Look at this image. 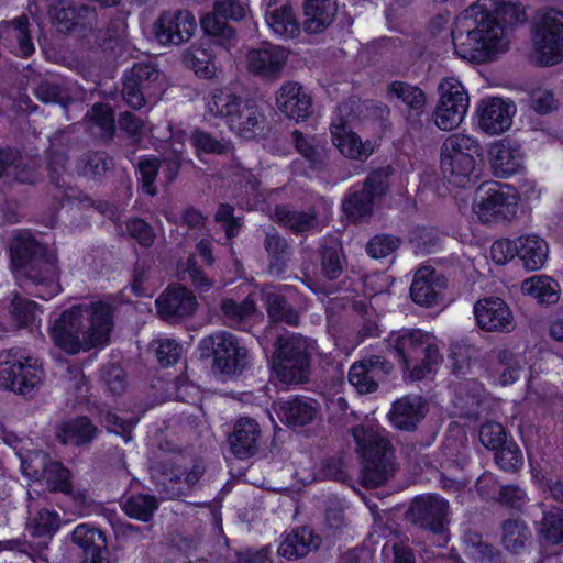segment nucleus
<instances>
[{
	"mask_svg": "<svg viewBox=\"0 0 563 563\" xmlns=\"http://www.w3.org/2000/svg\"><path fill=\"white\" fill-rule=\"evenodd\" d=\"M517 14L514 5H504L495 12L476 3L465 9L459 18L456 30L452 32L454 51L461 58L483 63L495 52L507 48L508 41L501 16Z\"/></svg>",
	"mask_w": 563,
	"mask_h": 563,
	"instance_id": "f257e3e1",
	"label": "nucleus"
},
{
	"mask_svg": "<svg viewBox=\"0 0 563 563\" xmlns=\"http://www.w3.org/2000/svg\"><path fill=\"white\" fill-rule=\"evenodd\" d=\"M112 330L111 306L101 301L65 310L51 327L56 346L68 354L104 345Z\"/></svg>",
	"mask_w": 563,
	"mask_h": 563,
	"instance_id": "f03ea898",
	"label": "nucleus"
},
{
	"mask_svg": "<svg viewBox=\"0 0 563 563\" xmlns=\"http://www.w3.org/2000/svg\"><path fill=\"white\" fill-rule=\"evenodd\" d=\"M10 253L16 278L41 287L38 296L42 299L47 300L59 291L56 255L30 233L16 235L10 244Z\"/></svg>",
	"mask_w": 563,
	"mask_h": 563,
	"instance_id": "7ed1b4c3",
	"label": "nucleus"
},
{
	"mask_svg": "<svg viewBox=\"0 0 563 563\" xmlns=\"http://www.w3.org/2000/svg\"><path fill=\"white\" fill-rule=\"evenodd\" d=\"M272 356V369L284 385H300L311 374L313 342L298 333H284L276 338Z\"/></svg>",
	"mask_w": 563,
	"mask_h": 563,
	"instance_id": "20e7f679",
	"label": "nucleus"
},
{
	"mask_svg": "<svg viewBox=\"0 0 563 563\" xmlns=\"http://www.w3.org/2000/svg\"><path fill=\"white\" fill-rule=\"evenodd\" d=\"M352 435L363 460L361 482L365 487L384 484L395 471V450L380 432L364 427L352 429Z\"/></svg>",
	"mask_w": 563,
	"mask_h": 563,
	"instance_id": "39448f33",
	"label": "nucleus"
},
{
	"mask_svg": "<svg viewBox=\"0 0 563 563\" xmlns=\"http://www.w3.org/2000/svg\"><path fill=\"white\" fill-rule=\"evenodd\" d=\"M413 527L428 532L439 547L449 542L450 506L437 494H426L413 498L405 514Z\"/></svg>",
	"mask_w": 563,
	"mask_h": 563,
	"instance_id": "423d86ee",
	"label": "nucleus"
},
{
	"mask_svg": "<svg viewBox=\"0 0 563 563\" xmlns=\"http://www.w3.org/2000/svg\"><path fill=\"white\" fill-rule=\"evenodd\" d=\"M43 378L37 361L25 356L22 349L0 351V388L31 396Z\"/></svg>",
	"mask_w": 563,
	"mask_h": 563,
	"instance_id": "0eeeda50",
	"label": "nucleus"
},
{
	"mask_svg": "<svg viewBox=\"0 0 563 563\" xmlns=\"http://www.w3.org/2000/svg\"><path fill=\"white\" fill-rule=\"evenodd\" d=\"M200 358L213 357V368L227 376L240 375L247 365V349L227 331H218L200 340Z\"/></svg>",
	"mask_w": 563,
	"mask_h": 563,
	"instance_id": "6e6552de",
	"label": "nucleus"
},
{
	"mask_svg": "<svg viewBox=\"0 0 563 563\" xmlns=\"http://www.w3.org/2000/svg\"><path fill=\"white\" fill-rule=\"evenodd\" d=\"M517 208L518 194L508 185L487 181L476 189L473 210L483 223L510 220L516 216Z\"/></svg>",
	"mask_w": 563,
	"mask_h": 563,
	"instance_id": "1a4fd4ad",
	"label": "nucleus"
},
{
	"mask_svg": "<svg viewBox=\"0 0 563 563\" xmlns=\"http://www.w3.org/2000/svg\"><path fill=\"white\" fill-rule=\"evenodd\" d=\"M437 92L439 96L432 113L434 124L442 131L456 129L464 120L470 106V97L455 77H444L440 80Z\"/></svg>",
	"mask_w": 563,
	"mask_h": 563,
	"instance_id": "9d476101",
	"label": "nucleus"
},
{
	"mask_svg": "<svg viewBox=\"0 0 563 563\" xmlns=\"http://www.w3.org/2000/svg\"><path fill=\"white\" fill-rule=\"evenodd\" d=\"M532 42L541 65L563 60V11L550 9L540 13L534 22Z\"/></svg>",
	"mask_w": 563,
	"mask_h": 563,
	"instance_id": "9b49d317",
	"label": "nucleus"
},
{
	"mask_svg": "<svg viewBox=\"0 0 563 563\" xmlns=\"http://www.w3.org/2000/svg\"><path fill=\"white\" fill-rule=\"evenodd\" d=\"M393 173L394 168L390 165L374 169L365 179L362 189L344 198L342 209L347 219L360 222L372 216L374 201L387 192Z\"/></svg>",
	"mask_w": 563,
	"mask_h": 563,
	"instance_id": "f8f14e48",
	"label": "nucleus"
},
{
	"mask_svg": "<svg viewBox=\"0 0 563 563\" xmlns=\"http://www.w3.org/2000/svg\"><path fill=\"white\" fill-rule=\"evenodd\" d=\"M247 13V4L240 0H216L212 11L201 16L200 26L217 44L229 48L236 41V33L228 21L240 22Z\"/></svg>",
	"mask_w": 563,
	"mask_h": 563,
	"instance_id": "ddd939ff",
	"label": "nucleus"
},
{
	"mask_svg": "<svg viewBox=\"0 0 563 563\" xmlns=\"http://www.w3.org/2000/svg\"><path fill=\"white\" fill-rule=\"evenodd\" d=\"M161 478L158 492L166 498L188 496L203 475L206 467L201 461H194L190 467L176 462H164L157 466Z\"/></svg>",
	"mask_w": 563,
	"mask_h": 563,
	"instance_id": "4468645a",
	"label": "nucleus"
},
{
	"mask_svg": "<svg viewBox=\"0 0 563 563\" xmlns=\"http://www.w3.org/2000/svg\"><path fill=\"white\" fill-rule=\"evenodd\" d=\"M159 73L151 60L134 64L122 78V97L126 104L135 110L156 98L155 82Z\"/></svg>",
	"mask_w": 563,
	"mask_h": 563,
	"instance_id": "2eb2a0df",
	"label": "nucleus"
},
{
	"mask_svg": "<svg viewBox=\"0 0 563 563\" xmlns=\"http://www.w3.org/2000/svg\"><path fill=\"white\" fill-rule=\"evenodd\" d=\"M478 328L485 332L510 333L516 321L510 307L499 297H485L474 305Z\"/></svg>",
	"mask_w": 563,
	"mask_h": 563,
	"instance_id": "dca6fc26",
	"label": "nucleus"
},
{
	"mask_svg": "<svg viewBox=\"0 0 563 563\" xmlns=\"http://www.w3.org/2000/svg\"><path fill=\"white\" fill-rule=\"evenodd\" d=\"M394 365L380 355H371L354 363L349 371V382L360 394L377 390L391 374Z\"/></svg>",
	"mask_w": 563,
	"mask_h": 563,
	"instance_id": "f3484780",
	"label": "nucleus"
},
{
	"mask_svg": "<svg viewBox=\"0 0 563 563\" xmlns=\"http://www.w3.org/2000/svg\"><path fill=\"white\" fill-rule=\"evenodd\" d=\"M196 29L194 14L186 10L165 11L154 24L155 37L163 45L187 42Z\"/></svg>",
	"mask_w": 563,
	"mask_h": 563,
	"instance_id": "a211bd4d",
	"label": "nucleus"
},
{
	"mask_svg": "<svg viewBox=\"0 0 563 563\" xmlns=\"http://www.w3.org/2000/svg\"><path fill=\"white\" fill-rule=\"evenodd\" d=\"M159 317L169 323L194 316L198 302L196 296L185 286L172 285L155 301Z\"/></svg>",
	"mask_w": 563,
	"mask_h": 563,
	"instance_id": "6ab92c4d",
	"label": "nucleus"
},
{
	"mask_svg": "<svg viewBox=\"0 0 563 563\" xmlns=\"http://www.w3.org/2000/svg\"><path fill=\"white\" fill-rule=\"evenodd\" d=\"M265 124V112L257 102L242 99L227 126L239 137L252 140L264 131Z\"/></svg>",
	"mask_w": 563,
	"mask_h": 563,
	"instance_id": "aec40b11",
	"label": "nucleus"
},
{
	"mask_svg": "<svg viewBox=\"0 0 563 563\" xmlns=\"http://www.w3.org/2000/svg\"><path fill=\"white\" fill-rule=\"evenodd\" d=\"M274 410L283 423L296 429L312 423L320 413V406L317 400L301 396L275 402Z\"/></svg>",
	"mask_w": 563,
	"mask_h": 563,
	"instance_id": "412c9836",
	"label": "nucleus"
},
{
	"mask_svg": "<svg viewBox=\"0 0 563 563\" xmlns=\"http://www.w3.org/2000/svg\"><path fill=\"white\" fill-rule=\"evenodd\" d=\"M288 54L277 45L265 43L247 53V68L263 78L275 79L280 76Z\"/></svg>",
	"mask_w": 563,
	"mask_h": 563,
	"instance_id": "4be33fe9",
	"label": "nucleus"
},
{
	"mask_svg": "<svg viewBox=\"0 0 563 563\" xmlns=\"http://www.w3.org/2000/svg\"><path fill=\"white\" fill-rule=\"evenodd\" d=\"M386 95L388 99H397L406 106V120L411 128H421V115L427 104V96L421 88L395 80L387 85Z\"/></svg>",
	"mask_w": 563,
	"mask_h": 563,
	"instance_id": "5701e85b",
	"label": "nucleus"
},
{
	"mask_svg": "<svg viewBox=\"0 0 563 563\" xmlns=\"http://www.w3.org/2000/svg\"><path fill=\"white\" fill-rule=\"evenodd\" d=\"M276 106L288 119L299 122L311 114L312 99L301 85L287 81L276 92Z\"/></svg>",
	"mask_w": 563,
	"mask_h": 563,
	"instance_id": "b1692460",
	"label": "nucleus"
},
{
	"mask_svg": "<svg viewBox=\"0 0 563 563\" xmlns=\"http://www.w3.org/2000/svg\"><path fill=\"white\" fill-rule=\"evenodd\" d=\"M488 156L493 174L499 178L515 175L523 167L520 146L508 140L495 142L489 148Z\"/></svg>",
	"mask_w": 563,
	"mask_h": 563,
	"instance_id": "393cba45",
	"label": "nucleus"
},
{
	"mask_svg": "<svg viewBox=\"0 0 563 563\" xmlns=\"http://www.w3.org/2000/svg\"><path fill=\"white\" fill-rule=\"evenodd\" d=\"M332 142L346 157L352 159H366L373 152L369 142H362L360 136L351 130L350 122L339 117L330 125Z\"/></svg>",
	"mask_w": 563,
	"mask_h": 563,
	"instance_id": "a878e982",
	"label": "nucleus"
},
{
	"mask_svg": "<svg viewBox=\"0 0 563 563\" xmlns=\"http://www.w3.org/2000/svg\"><path fill=\"white\" fill-rule=\"evenodd\" d=\"M0 38L16 56L29 57L35 51L30 32V21L26 15L3 21L0 24Z\"/></svg>",
	"mask_w": 563,
	"mask_h": 563,
	"instance_id": "bb28decb",
	"label": "nucleus"
},
{
	"mask_svg": "<svg viewBox=\"0 0 563 563\" xmlns=\"http://www.w3.org/2000/svg\"><path fill=\"white\" fill-rule=\"evenodd\" d=\"M444 288V277L427 266L416 273L410 287V296L417 305L433 307L438 303L440 291Z\"/></svg>",
	"mask_w": 563,
	"mask_h": 563,
	"instance_id": "cd10ccee",
	"label": "nucleus"
},
{
	"mask_svg": "<svg viewBox=\"0 0 563 563\" xmlns=\"http://www.w3.org/2000/svg\"><path fill=\"white\" fill-rule=\"evenodd\" d=\"M511 104L500 98L482 100L477 108L478 124L488 134H500L511 125Z\"/></svg>",
	"mask_w": 563,
	"mask_h": 563,
	"instance_id": "c85d7f7f",
	"label": "nucleus"
},
{
	"mask_svg": "<svg viewBox=\"0 0 563 563\" xmlns=\"http://www.w3.org/2000/svg\"><path fill=\"white\" fill-rule=\"evenodd\" d=\"M260 437L261 428L254 419H239L229 435L232 453L239 459L253 456L258 450Z\"/></svg>",
	"mask_w": 563,
	"mask_h": 563,
	"instance_id": "c756f323",
	"label": "nucleus"
},
{
	"mask_svg": "<svg viewBox=\"0 0 563 563\" xmlns=\"http://www.w3.org/2000/svg\"><path fill=\"white\" fill-rule=\"evenodd\" d=\"M426 412L427 406L421 397H404L394 402L389 419L395 428L413 431L424 418Z\"/></svg>",
	"mask_w": 563,
	"mask_h": 563,
	"instance_id": "7c9ffc66",
	"label": "nucleus"
},
{
	"mask_svg": "<svg viewBox=\"0 0 563 563\" xmlns=\"http://www.w3.org/2000/svg\"><path fill=\"white\" fill-rule=\"evenodd\" d=\"M264 233L263 246L268 256V273L280 276L285 273L290 260L291 245L274 227H269Z\"/></svg>",
	"mask_w": 563,
	"mask_h": 563,
	"instance_id": "2f4dec72",
	"label": "nucleus"
},
{
	"mask_svg": "<svg viewBox=\"0 0 563 563\" xmlns=\"http://www.w3.org/2000/svg\"><path fill=\"white\" fill-rule=\"evenodd\" d=\"M336 12V0H305V31L310 34L323 32L329 25L332 24Z\"/></svg>",
	"mask_w": 563,
	"mask_h": 563,
	"instance_id": "473e14b6",
	"label": "nucleus"
},
{
	"mask_svg": "<svg viewBox=\"0 0 563 563\" xmlns=\"http://www.w3.org/2000/svg\"><path fill=\"white\" fill-rule=\"evenodd\" d=\"M319 545L320 539L313 533L312 529L299 527L285 537L278 547L277 553L287 560H297L312 550H317Z\"/></svg>",
	"mask_w": 563,
	"mask_h": 563,
	"instance_id": "72a5a7b5",
	"label": "nucleus"
},
{
	"mask_svg": "<svg viewBox=\"0 0 563 563\" xmlns=\"http://www.w3.org/2000/svg\"><path fill=\"white\" fill-rule=\"evenodd\" d=\"M428 333L421 330H404L391 333L388 344L395 350L405 366L410 369L411 363L420 360L421 346Z\"/></svg>",
	"mask_w": 563,
	"mask_h": 563,
	"instance_id": "f704fd0d",
	"label": "nucleus"
},
{
	"mask_svg": "<svg viewBox=\"0 0 563 563\" xmlns=\"http://www.w3.org/2000/svg\"><path fill=\"white\" fill-rule=\"evenodd\" d=\"M242 99L230 88L212 89L206 98V115L228 124Z\"/></svg>",
	"mask_w": 563,
	"mask_h": 563,
	"instance_id": "c9c22d12",
	"label": "nucleus"
},
{
	"mask_svg": "<svg viewBox=\"0 0 563 563\" xmlns=\"http://www.w3.org/2000/svg\"><path fill=\"white\" fill-rule=\"evenodd\" d=\"M321 275L328 280H336L346 267V257L338 240H323L319 247Z\"/></svg>",
	"mask_w": 563,
	"mask_h": 563,
	"instance_id": "e433bc0d",
	"label": "nucleus"
},
{
	"mask_svg": "<svg viewBox=\"0 0 563 563\" xmlns=\"http://www.w3.org/2000/svg\"><path fill=\"white\" fill-rule=\"evenodd\" d=\"M33 93L43 102L67 107L71 101L69 89L63 79L54 76H36L30 81Z\"/></svg>",
	"mask_w": 563,
	"mask_h": 563,
	"instance_id": "4c0bfd02",
	"label": "nucleus"
},
{
	"mask_svg": "<svg viewBox=\"0 0 563 563\" xmlns=\"http://www.w3.org/2000/svg\"><path fill=\"white\" fill-rule=\"evenodd\" d=\"M98 434V428L85 416L63 422L57 429V437L64 444L87 445Z\"/></svg>",
	"mask_w": 563,
	"mask_h": 563,
	"instance_id": "58836bf2",
	"label": "nucleus"
},
{
	"mask_svg": "<svg viewBox=\"0 0 563 563\" xmlns=\"http://www.w3.org/2000/svg\"><path fill=\"white\" fill-rule=\"evenodd\" d=\"M273 218L278 224L296 234L311 231L318 225L314 211H300L289 205H277Z\"/></svg>",
	"mask_w": 563,
	"mask_h": 563,
	"instance_id": "ea45409f",
	"label": "nucleus"
},
{
	"mask_svg": "<svg viewBox=\"0 0 563 563\" xmlns=\"http://www.w3.org/2000/svg\"><path fill=\"white\" fill-rule=\"evenodd\" d=\"M266 21L269 27L279 36L292 38L300 33L292 7L287 2L280 5L269 4L266 11Z\"/></svg>",
	"mask_w": 563,
	"mask_h": 563,
	"instance_id": "a19ab883",
	"label": "nucleus"
},
{
	"mask_svg": "<svg viewBox=\"0 0 563 563\" xmlns=\"http://www.w3.org/2000/svg\"><path fill=\"white\" fill-rule=\"evenodd\" d=\"M475 158L441 157V170L449 183L457 187H466L477 178L475 174Z\"/></svg>",
	"mask_w": 563,
	"mask_h": 563,
	"instance_id": "79ce46f5",
	"label": "nucleus"
},
{
	"mask_svg": "<svg viewBox=\"0 0 563 563\" xmlns=\"http://www.w3.org/2000/svg\"><path fill=\"white\" fill-rule=\"evenodd\" d=\"M500 541L504 549L510 553H520L531 539L527 523L519 518L506 519L500 526Z\"/></svg>",
	"mask_w": 563,
	"mask_h": 563,
	"instance_id": "37998d69",
	"label": "nucleus"
},
{
	"mask_svg": "<svg viewBox=\"0 0 563 563\" xmlns=\"http://www.w3.org/2000/svg\"><path fill=\"white\" fill-rule=\"evenodd\" d=\"M291 139L296 150L307 159L311 168L321 170L325 167L328 152L320 141L298 130L291 133Z\"/></svg>",
	"mask_w": 563,
	"mask_h": 563,
	"instance_id": "c03bdc74",
	"label": "nucleus"
},
{
	"mask_svg": "<svg viewBox=\"0 0 563 563\" xmlns=\"http://www.w3.org/2000/svg\"><path fill=\"white\" fill-rule=\"evenodd\" d=\"M548 252V244L539 236H519V258L527 269H540L547 261Z\"/></svg>",
	"mask_w": 563,
	"mask_h": 563,
	"instance_id": "a18cd8bd",
	"label": "nucleus"
},
{
	"mask_svg": "<svg viewBox=\"0 0 563 563\" xmlns=\"http://www.w3.org/2000/svg\"><path fill=\"white\" fill-rule=\"evenodd\" d=\"M256 310L255 301L247 296L242 301L232 298H223L220 301V311L223 322L231 328H238Z\"/></svg>",
	"mask_w": 563,
	"mask_h": 563,
	"instance_id": "49530a36",
	"label": "nucleus"
},
{
	"mask_svg": "<svg viewBox=\"0 0 563 563\" xmlns=\"http://www.w3.org/2000/svg\"><path fill=\"white\" fill-rule=\"evenodd\" d=\"M521 289L539 303L553 305L559 300V285L548 276H533L522 283Z\"/></svg>",
	"mask_w": 563,
	"mask_h": 563,
	"instance_id": "de8ad7c7",
	"label": "nucleus"
},
{
	"mask_svg": "<svg viewBox=\"0 0 563 563\" xmlns=\"http://www.w3.org/2000/svg\"><path fill=\"white\" fill-rule=\"evenodd\" d=\"M70 542L81 550V555L102 550L108 545L106 533L88 523L78 525L70 533Z\"/></svg>",
	"mask_w": 563,
	"mask_h": 563,
	"instance_id": "09e8293b",
	"label": "nucleus"
},
{
	"mask_svg": "<svg viewBox=\"0 0 563 563\" xmlns=\"http://www.w3.org/2000/svg\"><path fill=\"white\" fill-rule=\"evenodd\" d=\"M265 306L267 316L273 322H284L288 325L299 324V313L279 292H265Z\"/></svg>",
	"mask_w": 563,
	"mask_h": 563,
	"instance_id": "8fccbe9b",
	"label": "nucleus"
},
{
	"mask_svg": "<svg viewBox=\"0 0 563 563\" xmlns=\"http://www.w3.org/2000/svg\"><path fill=\"white\" fill-rule=\"evenodd\" d=\"M481 155V146L478 142L465 134L450 135L441 146V157L462 158Z\"/></svg>",
	"mask_w": 563,
	"mask_h": 563,
	"instance_id": "3c124183",
	"label": "nucleus"
},
{
	"mask_svg": "<svg viewBox=\"0 0 563 563\" xmlns=\"http://www.w3.org/2000/svg\"><path fill=\"white\" fill-rule=\"evenodd\" d=\"M186 66L200 78L210 79L216 75L213 55L203 47L191 46L183 55Z\"/></svg>",
	"mask_w": 563,
	"mask_h": 563,
	"instance_id": "603ef678",
	"label": "nucleus"
},
{
	"mask_svg": "<svg viewBox=\"0 0 563 563\" xmlns=\"http://www.w3.org/2000/svg\"><path fill=\"white\" fill-rule=\"evenodd\" d=\"M80 166L85 176L100 180L113 170L114 162L106 152H88L81 156Z\"/></svg>",
	"mask_w": 563,
	"mask_h": 563,
	"instance_id": "864d4df0",
	"label": "nucleus"
},
{
	"mask_svg": "<svg viewBox=\"0 0 563 563\" xmlns=\"http://www.w3.org/2000/svg\"><path fill=\"white\" fill-rule=\"evenodd\" d=\"M496 361L499 366L498 382L503 386L515 383L523 366V358L508 349H500L496 352Z\"/></svg>",
	"mask_w": 563,
	"mask_h": 563,
	"instance_id": "5fc2aeb1",
	"label": "nucleus"
},
{
	"mask_svg": "<svg viewBox=\"0 0 563 563\" xmlns=\"http://www.w3.org/2000/svg\"><path fill=\"white\" fill-rule=\"evenodd\" d=\"M121 506L129 517L146 522L152 519L158 503L155 496L137 494L128 497Z\"/></svg>",
	"mask_w": 563,
	"mask_h": 563,
	"instance_id": "6e6d98bb",
	"label": "nucleus"
},
{
	"mask_svg": "<svg viewBox=\"0 0 563 563\" xmlns=\"http://www.w3.org/2000/svg\"><path fill=\"white\" fill-rule=\"evenodd\" d=\"M85 37L92 35L99 37L103 32L99 27L98 14L95 8L88 4H75L74 30Z\"/></svg>",
	"mask_w": 563,
	"mask_h": 563,
	"instance_id": "4d7b16f0",
	"label": "nucleus"
},
{
	"mask_svg": "<svg viewBox=\"0 0 563 563\" xmlns=\"http://www.w3.org/2000/svg\"><path fill=\"white\" fill-rule=\"evenodd\" d=\"M66 163L67 157L64 153L54 152L48 163L49 179L56 189L62 191V198L74 199L77 197V188L69 186L64 178Z\"/></svg>",
	"mask_w": 563,
	"mask_h": 563,
	"instance_id": "13d9d810",
	"label": "nucleus"
},
{
	"mask_svg": "<svg viewBox=\"0 0 563 563\" xmlns=\"http://www.w3.org/2000/svg\"><path fill=\"white\" fill-rule=\"evenodd\" d=\"M190 141L197 153L224 155L231 151V143L219 140L211 133L201 129H195L191 133Z\"/></svg>",
	"mask_w": 563,
	"mask_h": 563,
	"instance_id": "bf43d9fd",
	"label": "nucleus"
},
{
	"mask_svg": "<svg viewBox=\"0 0 563 563\" xmlns=\"http://www.w3.org/2000/svg\"><path fill=\"white\" fill-rule=\"evenodd\" d=\"M18 454L23 474L35 481H41L52 463L49 456L43 451H27L25 454L19 452Z\"/></svg>",
	"mask_w": 563,
	"mask_h": 563,
	"instance_id": "052dcab7",
	"label": "nucleus"
},
{
	"mask_svg": "<svg viewBox=\"0 0 563 563\" xmlns=\"http://www.w3.org/2000/svg\"><path fill=\"white\" fill-rule=\"evenodd\" d=\"M442 356L438 346L431 342V336L427 334L424 343L421 346L420 360L421 364H413L411 368V377L413 379H422L426 374L431 373L432 366L441 361Z\"/></svg>",
	"mask_w": 563,
	"mask_h": 563,
	"instance_id": "680f3d73",
	"label": "nucleus"
},
{
	"mask_svg": "<svg viewBox=\"0 0 563 563\" xmlns=\"http://www.w3.org/2000/svg\"><path fill=\"white\" fill-rule=\"evenodd\" d=\"M51 492L70 494V472L57 461H52L45 475L41 478Z\"/></svg>",
	"mask_w": 563,
	"mask_h": 563,
	"instance_id": "e2e57ef3",
	"label": "nucleus"
},
{
	"mask_svg": "<svg viewBox=\"0 0 563 563\" xmlns=\"http://www.w3.org/2000/svg\"><path fill=\"white\" fill-rule=\"evenodd\" d=\"M87 117L92 125L100 128L101 139L109 140L112 137L115 130L114 114L108 104L95 103Z\"/></svg>",
	"mask_w": 563,
	"mask_h": 563,
	"instance_id": "0e129e2a",
	"label": "nucleus"
},
{
	"mask_svg": "<svg viewBox=\"0 0 563 563\" xmlns=\"http://www.w3.org/2000/svg\"><path fill=\"white\" fill-rule=\"evenodd\" d=\"M159 167L161 162L156 157H144L137 163V170L140 173L139 183L141 184L143 191L151 197L157 195L155 181Z\"/></svg>",
	"mask_w": 563,
	"mask_h": 563,
	"instance_id": "69168bd1",
	"label": "nucleus"
},
{
	"mask_svg": "<svg viewBox=\"0 0 563 563\" xmlns=\"http://www.w3.org/2000/svg\"><path fill=\"white\" fill-rule=\"evenodd\" d=\"M59 516L55 511L42 509L29 525L30 532L35 537L51 538L59 528Z\"/></svg>",
	"mask_w": 563,
	"mask_h": 563,
	"instance_id": "338daca9",
	"label": "nucleus"
},
{
	"mask_svg": "<svg viewBox=\"0 0 563 563\" xmlns=\"http://www.w3.org/2000/svg\"><path fill=\"white\" fill-rule=\"evenodd\" d=\"M401 240L390 234H377L366 244V252L373 258H385L393 254L399 246Z\"/></svg>",
	"mask_w": 563,
	"mask_h": 563,
	"instance_id": "774afa93",
	"label": "nucleus"
}]
</instances>
